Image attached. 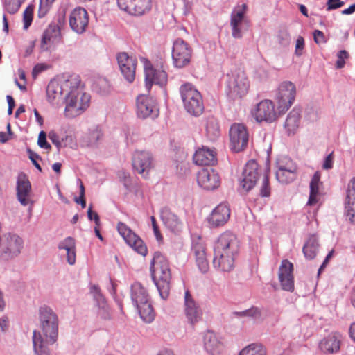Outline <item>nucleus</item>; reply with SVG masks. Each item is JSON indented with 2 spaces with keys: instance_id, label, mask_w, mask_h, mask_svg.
I'll return each instance as SVG.
<instances>
[{
  "instance_id": "obj_56",
  "label": "nucleus",
  "mask_w": 355,
  "mask_h": 355,
  "mask_svg": "<svg viewBox=\"0 0 355 355\" xmlns=\"http://www.w3.org/2000/svg\"><path fill=\"white\" fill-rule=\"evenodd\" d=\"M6 7L10 13H15L19 8V5L17 3H12L11 0H6Z\"/></svg>"
},
{
  "instance_id": "obj_38",
  "label": "nucleus",
  "mask_w": 355,
  "mask_h": 355,
  "mask_svg": "<svg viewBox=\"0 0 355 355\" xmlns=\"http://www.w3.org/2000/svg\"><path fill=\"white\" fill-rule=\"evenodd\" d=\"M46 96L49 102L54 103L62 97V88L56 82H51L46 88Z\"/></svg>"
},
{
  "instance_id": "obj_15",
  "label": "nucleus",
  "mask_w": 355,
  "mask_h": 355,
  "mask_svg": "<svg viewBox=\"0 0 355 355\" xmlns=\"http://www.w3.org/2000/svg\"><path fill=\"white\" fill-rule=\"evenodd\" d=\"M119 8L124 12L141 16L151 10V0H117Z\"/></svg>"
},
{
  "instance_id": "obj_64",
  "label": "nucleus",
  "mask_w": 355,
  "mask_h": 355,
  "mask_svg": "<svg viewBox=\"0 0 355 355\" xmlns=\"http://www.w3.org/2000/svg\"><path fill=\"white\" fill-rule=\"evenodd\" d=\"M349 336L355 342V322H353L349 327Z\"/></svg>"
},
{
  "instance_id": "obj_47",
  "label": "nucleus",
  "mask_w": 355,
  "mask_h": 355,
  "mask_svg": "<svg viewBox=\"0 0 355 355\" xmlns=\"http://www.w3.org/2000/svg\"><path fill=\"white\" fill-rule=\"evenodd\" d=\"M37 144L40 147L45 149H50L51 145L46 141V134L44 131H41L38 136Z\"/></svg>"
},
{
  "instance_id": "obj_44",
  "label": "nucleus",
  "mask_w": 355,
  "mask_h": 355,
  "mask_svg": "<svg viewBox=\"0 0 355 355\" xmlns=\"http://www.w3.org/2000/svg\"><path fill=\"white\" fill-rule=\"evenodd\" d=\"M33 16V8L28 6L26 8L23 15L24 28L27 29L31 24Z\"/></svg>"
},
{
  "instance_id": "obj_63",
  "label": "nucleus",
  "mask_w": 355,
  "mask_h": 355,
  "mask_svg": "<svg viewBox=\"0 0 355 355\" xmlns=\"http://www.w3.org/2000/svg\"><path fill=\"white\" fill-rule=\"evenodd\" d=\"M355 12V4L351 5L348 8L342 11L343 15H350Z\"/></svg>"
},
{
  "instance_id": "obj_40",
  "label": "nucleus",
  "mask_w": 355,
  "mask_h": 355,
  "mask_svg": "<svg viewBox=\"0 0 355 355\" xmlns=\"http://www.w3.org/2000/svg\"><path fill=\"white\" fill-rule=\"evenodd\" d=\"M296 175L294 170L286 169L280 166L276 172V178L279 182L287 184L295 179Z\"/></svg>"
},
{
  "instance_id": "obj_59",
  "label": "nucleus",
  "mask_w": 355,
  "mask_h": 355,
  "mask_svg": "<svg viewBox=\"0 0 355 355\" xmlns=\"http://www.w3.org/2000/svg\"><path fill=\"white\" fill-rule=\"evenodd\" d=\"M248 315L252 318H259L261 316V311L257 307H252L248 309Z\"/></svg>"
},
{
  "instance_id": "obj_27",
  "label": "nucleus",
  "mask_w": 355,
  "mask_h": 355,
  "mask_svg": "<svg viewBox=\"0 0 355 355\" xmlns=\"http://www.w3.org/2000/svg\"><path fill=\"white\" fill-rule=\"evenodd\" d=\"M194 162L201 166H212L216 164V152L205 146L196 150L193 156Z\"/></svg>"
},
{
  "instance_id": "obj_46",
  "label": "nucleus",
  "mask_w": 355,
  "mask_h": 355,
  "mask_svg": "<svg viewBox=\"0 0 355 355\" xmlns=\"http://www.w3.org/2000/svg\"><path fill=\"white\" fill-rule=\"evenodd\" d=\"M349 53L345 50L340 51L337 54V61H336V67L338 69H341L345 66V59L349 58Z\"/></svg>"
},
{
  "instance_id": "obj_17",
  "label": "nucleus",
  "mask_w": 355,
  "mask_h": 355,
  "mask_svg": "<svg viewBox=\"0 0 355 355\" xmlns=\"http://www.w3.org/2000/svg\"><path fill=\"white\" fill-rule=\"evenodd\" d=\"M69 24L73 31L78 34L85 32L89 24V15L83 7L75 8L69 16Z\"/></svg>"
},
{
  "instance_id": "obj_31",
  "label": "nucleus",
  "mask_w": 355,
  "mask_h": 355,
  "mask_svg": "<svg viewBox=\"0 0 355 355\" xmlns=\"http://www.w3.org/2000/svg\"><path fill=\"white\" fill-rule=\"evenodd\" d=\"M320 184H322L320 182V173L317 171L314 173L310 182V195L307 205H315L320 200L321 196L320 192Z\"/></svg>"
},
{
  "instance_id": "obj_2",
  "label": "nucleus",
  "mask_w": 355,
  "mask_h": 355,
  "mask_svg": "<svg viewBox=\"0 0 355 355\" xmlns=\"http://www.w3.org/2000/svg\"><path fill=\"white\" fill-rule=\"evenodd\" d=\"M150 271L161 297L167 298L171 289V272L168 260L161 252L154 253Z\"/></svg>"
},
{
  "instance_id": "obj_48",
  "label": "nucleus",
  "mask_w": 355,
  "mask_h": 355,
  "mask_svg": "<svg viewBox=\"0 0 355 355\" xmlns=\"http://www.w3.org/2000/svg\"><path fill=\"white\" fill-rule=\"evenodd\" d=\"M355 198V177H353L347 184L346 198Z\"/></svg>"
},
{
  "instance_id": "obj_61",
  "label": "nucleus",
  "mask_w": 355,
  "mask_h": 355,
  "mask_svg": "<svg viewBox=\"0 0 355 355\" xmlns=\"http://www.w3.org/2000/svg\"><path fill=\"white\" fill-rule=\"evenodd\" d=\"M334 254V250H331L327 256L326 257L324 261H323L322 264L321 265L320 268L318 270V275H320L322 272V270L325 268L327 264L328 263L329 259L331 258Z\"/></svg>"
},
{
  "instance_id": "obj_28",
  "label": "nucleus",
  "mask_w": 355,
  "mask_h": 355,
  "mask_svg": "<svg viewBox=\"0 0 355 355\" xmlns=\"http://www.w3.org/2000/svg\"><path fill=\"white\" fill-rule=\"evenodd\" d=\"M161 218L164 225L173 232H179L182 228V221L168 207H165L162 209Z\"/></svg>"
},
{
  "instance_id": "obj_4",
  "label": "nucleus",
  "mask_w": 355,
  "mask_h": 355,
  "mask_svg": "<svg viewBox=\"0 0 355 355\" xmlns=\"http://www.w3.org/2000/svg\"><path fill=\"white\" fill-rule=\"evenodd\" d=\"M180 93L185 110L192 115L198 116L204 110L200 93L191 83H187L180 87Z\"/></svg>"
},
{
  "instance_id": "obj_6",
  "label": "nucleus",
  "mask_w": 355,
  "mask_h": 355,
  "mask_svg": "<svg viewBox=\"0 0 355 355\" xmlns=\"http://www.w3.org/2000/svg\"><path fill=\"white\" fill-rule=\"evenodd\" d=\"M248 6L245 3L236 6L231 13L230 26L233 37L239 39L250 26V21L246 17Z\"/></svg>"
},
{
  "instance_id": "obj_30",
  "label": "nucleus",
  "mask_w": 355,
  "mask_h": 355,
  "mask_svg": "<svg viewBox=\"0 0 355 355\" xmlns=\"http://www.w3.org/2000/svg\"><path fill=\"white\" fill-rule=\"evenodd\" d=\"M204 345L206 351L211 355H220L223 349V344L212 331H208L205 334Z\"/></svg>"
},
{
  "instance_id": "obj_54",
  "label": "nucleus",
  "mask_w": 355,
  "mask_h": 355,
  "mask_svg": "<svg viewBox=\"0 0 355 355\" xmlns=\"http://www.w3.org/2000/svg\"><path fill=\"white\" fill-rule=\"evenodd\" d=\"M334 164V152H331L324 159L322 168L329 170L333 168Z\"/></svg>"
},
{
  "instance_id": "obj_45",
  "label": "nucleus",
  "mask_w": 355,
  "mask_h": 355,
  "mask_svg": "<svg viewBox=\"0 0 355 355\" xmlns=\"http://www.w3.org/2000/svg\"><path fill=\"white\" fill-rule=\"evenodd\" d=\"M54 1L55 0H40L38 16L40 17H44L49 11L50 7Z\"/></svg>"
},
{
  "instance_id": "obj_23",
  "label": "nucleus",
  "mask_w": 355,
  "mask_h": 355,
  "mask_svg": "<svg viewBox=\"0 0 355 355\" xmlns=\"http://www.w3.org/2000/svg\"><path fill=\"white\" fill-rule=\"evenodd\" d=\"M293 266L287 259L282 261L279 269V280L283 290L292 292L294 290Z\"/></svg>"
},
{
  "instance_id": "obj_36",
  "label": "nucleus",
  "mask_w": 355,
  "mask_h": 355,
  "mask_svg": "<svg viewBox=\"0 0 355 355\" xmlns=\"http://www.w3.org/2000/svg\"><path fill=\"white\" fill-rule=\"evenodd\" d=\"M136 307L144 322L150 323L155 319V313L150 301Z\"/></svg>"
},
{
  "instance_id": "obj_25",
  "label": "nucleus",
  "mask_w": 355,
  "mask_h": 355,
  "mask_svg": "<svg viewBox=\"0 0 355 355\" xmlns=\"http://www.w3.org/2000/svg\"><path fill=\"white\" fill-rule=\"evenodd\" d=\"M192 252L198 269L202 273H206L209 269V265L207 258L205 243L200 239L193 242Z\"/></svg>"
},
{
  "instance_id": "obj_18",
  "label": "nucleus",
  "mask_w": 355,
  "mask_h": 355,
  "mask_svg": "<svg viewBox=\"0 0 355 355\" xmlns=\"http://www.w3.org/2000/svg\"><path fill=\"white\" fill-rule=\"evenodd\" d=\"M116 60L124 78L129 83L133 82L135 78V71L137 61L133 56H130L125 52H121L116 55Z\"/></svg>"
},
{
  "instance_id": "obj_60",
  "label": "nucleus",
  "mask_w": 355,
  "mask_h": 355,
  "mask_svg": "<svg viewBox=\"0 0 355 355\" xmlns=\"http://www.w3.org/2000/svg\"><path fill=\"white\" fill-rule=\"evenodd\" d=\"M29 158L32 161L33 165L38 169L40 171H42V168L40 165L37 162L36 158H38V156L37 154L33 153L32 151L29 150Z\"/></svg>"
},
{
  "instance_id": "obj_8",
  "label": "nucleus",
  "mask_w": 355,
  "mask_h": 355,
  "mask_svg": "<svg viewBox=\"0 0 355 355\" xmlns=\"http://www.w3.org/2000/svg\"><path fill=\"white\" fill-rule=\"evenodd\" d=\"M193 55L191 46L181 38L175 40L172 49L173 64L177 68H183L191 62Z\"/></svg>"
},
{
  "instance_id": "obj_26",
  "label": "nucleus",
  "mask_w": 355,
  "mask_h": 355,
  "mask_svg": "<svg viewBox=\"0 0 355 355\" xmlns=\"http://www.w3.org/2000/svg\"><path fill=\"white\" fill-rule=\"evenodd\" d=\"M236 255L231 253L214 252L213 266L220 271L230 272L234 268Z\"/></svg>"
},
{
  "instance_id": "obj_33",
  "label": "nucleus",
  "mask_w": 355,
  "mask_h": 355,
  "mask_svg": "<svg viewBox=\"0 0 355 355\" xmlns=\"http://www.w3.org/2000/svg\"><path fill=\"white\" fill-rule=\"evenodd\" d=\"M60 250L67 252V260L69 264L73 265L76 260V241L73 237L68 236L58 244Z\"/></svg>"
},
{
  "instance_id": "obj_35",
  "label": "nucleus",
  "mask_w": 355,
  "mask_h": 355,
  "mask_svg": "<svg viewBox=\"0 0 355 355\" xmlns=\"http://www.w3.org/2000/svg\"><path fill=\"white\" fill-rule=\"evenodd\" d=\"M220 135V127L218 121L214 118H209L206 123V135L211 141L216 140Z\"/></svg>"
},
{
  "instance_id": "obj_5",
  "label": "nucleus",
  "mask_w": 355,
  "mask_h": 355,
  "mask_svg": "<svg viewBox=\"0 0 355 355\" xmlns=\"http://www.w3.org/2000/svg\"><path fill=\"white\" fill-rule=\"evenodd\" d=\"M228 94L232 98H241L245 96L250 88V81L245 71L236 68L228 74L227 83Z\"/></svg>"
},
{
  "instance_id": "obj_32",
  "label": "nucleus",
  "mask_w": 355,
  "mask_h": 355,
  "mask_svg": "<svg viewBox=\"0 0 355 355\" xmlns=\"http://www.w3.org/2000/svg\"><path fill=\"white\" fill-rule=\"evenodd\" d=\"M130 295L132 301L136 306L149 302L147 291L139 282H135L132 285Z\"/></svg>"
},
{
  "instance_id": "obj_11",
  "label": "nucleus",
  "mask_w": 355,
  "mask_h": 355,
  "mask_svg": "<svg viewBox=\"0 0 355 355\" xmlns=\"http://www.w3.org/2000/svg\"><path fill=\"white\" fill-rule=\"evenodd\" d=\"M145 74L146 87L149 91L153 84L164 85L167 82L166 71L159 68H155L150 61L146 58L142 59Z\"/></svg>"
},
{
  "instance_id": "obj_13",
  "label": "nucleus",
  "mask_w": 355,
  "mask_h": 355,
  "mask_svg": "<svg viewBox=\"0 0 355 355\" xmlns=\"http://www.w3.org/2000/svg\"><path fill=\"white\" fill-rule=\"evenodd\" d=\"M261 174V168L258 164L254 160H250L243 169L240 187L245 191H250L254 187Z\"/></svg>"
},
{
  "instance_id": "obj_62",
  "label": "nucleus",
  "mask_w": 355,
  "mask_h": 355,
  "mask_svg": "<svg viewBox=\"0 0 355 355\" xmlns=\"http://www.w3.org/2000/svg\"><path fill=\"white\" fill-rule=\"evenodd\" d=\"M8 320L7 318H2L0 319V327L2 331H5L8 328Z\"/></svg>"
},
{
  "instance_id": "obj_16",
  "label": "nucleus",
  "mask_w": 355,
  "mask_h": 355,
  "mask_svg": "<svg viewBox=\"0 0 355 355\" xmlns=\"http://www.w3.org/2000/svg\"><path fill=\"white\" fill-rule=\"evenodd\" d=\"M239 250V241L236 236L227 231L221 234L218 237L214 251L237 254Z\"/></svg>"
},
{
  "instance_id": "obj_22",
  "label": "nucleus",
  "mask_w": 355,
  "mask_h": 355,
  "mask_svg": "<svg viewBox=\"0 0 355 355\" xmlns=\"http://www.w3.org/2000/svg\"><path fill=\"white\" fill-rule=\"evenodd\" d=\"M17 197L21 205L26 206L29 204L33 205L31 200V184L28 177L21 173L17 178Z\"/></svg>"
},
{
  "instance_id": "obj_39",
  "label": "nucleus",
  "mask_w": 355,
  "mask_h": 355,
  "mask_svg": "<svg viewBox=\"0 0 355 355\" xmlns=\"http://www.w3.org/2000/svg\"><path fill=\"white\" fill-rule=\"evenodd\" d=\"M58 29L55 25H49L43 33L41 40V48L46 51L48 48L46 46L50 44L52 40L57 36Z\"/></svg>"
},
{
  "instance_id": "obj_41",
  "label": "nucleus",
  "mask_w": 355,
  "mask_h": 355,
  "mask_svg": "<svg viewBox=\"0 0 355 355\" xmlns=\"http://www.w3.org/2000/svg\"><path fill=\"white\" fill-rule=\"evenodd\" d=\"M239 355H266V349L261 344L252 343L243 348Z\"/></svg>"
},
{
  "instance_id": "obj_3",
  "label": "nucleus",
  "mask_w": 355,
  "mask_h": 355,
  "mask_svg": "<svg viewBox=\"0 0 355 355\" xmlns=\"http://www.w3.org/2000/svg\"><path fill=\"white\" fill-rule=\"evenodd\" d=\"M89 95L82 89L78 87L72 89L66 98L65 116L74 118L79 116L89 107Z\"/></svg>"
},
{
  "instance_id": "obj_57",
  "label": "nucleus",
  "mask_w": 355,
  "mask_h": 355,
  "mask_svg": "<svg viewBox=\"0 0 355 355\" xmlns=\"http://www.w3.org/2000/svg\"><path fill=\"white\" fill-rule=\"evenodd\" d=\"M47 69V65L45 64H36L33 69L32 74L34 78H35L39 73L44 71Z\"/></svg>"
},
{
  "instance_id": "obj_12",
  "label": "nucleus",
  "mask_w": 355,
  "mask_h": 355,
  "mask_svg": "<svg viewBox=\"0 0 355 355\" xmlns=\"http://www.w3.org/2000/svg\"><path fill=\"white\" fill-rule=\"evenodd\" d=\"M256 121L259 122H273L279 116L277 110L271 100L265 99L257 104L252 112Z\"/></svg>"
},
{
  "instance_id": "obj_51",
  "label": "nucleus",
  "mask_w": 355,
  "mask_h": 355,
  "mask_svg": "<svg viewBox=\"0 0 355 355\" xmlns=\"http://www.w3.org/2000/svg\"><path fill=\"white\" fill-rule=\"evenodd\" d=\"M304 48V40L302 36H299L296 40L295 44V54L297 56H301L303 53V49Z\"/></svg>"
},
{
  "instance_id": "obj_55",
  "label": "nucleus",
  "mask_w": 355,
  "mask_h": 355,
  "mask_svg": "<svg viewBox=\"0 0 355 355\" xmlns=\"http://www.w3.org/2000/svg\"><path fill=\"white\" fill-rule=\"evenodd\" d=\"M48 136L53 144H55L58 148L60 147L61 142L60 138L55 131H50Z\"/></svg>"
},
{
  "instance_id": "obj_10",
  "label": "nucleus",
  "mask_w": 355,
  "mask_h": 355,
  "mask_svg": "<svg viewBox=\"0 0 355 355\" xmlns=\"http://www.w3.org/2000/svg\"><path fill=\"white\" fill-rule=\"evenodd\" d=\"M117 230L125 243L135 251L142 256L147 254V247L144 241L127 225L119 222L117 224Z\"/></svg>"
},
{
  "instance_id": "obj_1",
  "label": "nucleus",
  "mask_w": 355,
  "mask_h": 355,
  "mask_svg": "<svg viewBox=\"0 0 355 355\" xmlns=\"http://www.w3.org/2000/svg\"><path fill=\"white\" fill-rule=\"evenodd\" d=\"M40 320L44 338L34 331L33 343L35 355H49L47 345L55 343L58 336V317L51 309L44 306L40 309Z\"/></svg>"
},
{
  "instance_id": "obj_29",
  "label": "nucleus",
  "mask_w": 355,
  "mask_h": 355,
  "mask_svg": "<svg viewBox=\"0 0 355 355\" xmlns=\"http://www.w3.org/2000/svg\"><path fill=\"white\" fill-rule=\"evenodd\" d=\"M340 342L341 336L338 333H332L320 341V348L324 353H337L340 350Z\"/></svg>"
},
{
  "instance_id": "obj_49",
  "label": "nucleus",
  "mask_w": 355,
  "mask_h": 355,
  "mask_svg": "<svg viewBox=\"0 0 355 355\" xmlns=\"http://www.w3.org/2000/svg\"><path fill=\"white\" fill-rule=\"evenodd\" d=\"M103 133L101 130L98 128H96L89 133V142L92 144H95L101 139Z\"/></svg>"
},
{
  "instance_id": "obj_20",
  "label": "nucleus",
  "mask_w": 355,
  "mask_h": 355,
  "mask_svg": "<svg viewBox=\"0 0 355 355\" xmlns=\"http://www.w3.org/2000/svg\"><path fill=\"white\" fill-rule=\"evenodd\" d=\"M197 181L200 187L206 190H214L220 184L218 173L213 168H202L197 175Z\"/></svg>"
},
{
  "instance_id": "obj_7",
  "label": "nucleus",
  "mask_w": 355,
  "mask_h": 355,
  "mask_svg": "<svg viewBox=\"0 0 355 355\" xmlns=\"http://www.w3.org/2000/svg\"><path fill=\"white\" fill-rule=\"evenodd\" d=\"M296 88L290 81L282 83L276 94V102L279 115L284 114L292 105L295 101Z\"/></svg>"
},
{
  "instance_id": "obj_34",
  "label": "nucleus",
  "mask_w": 355,
  "mask_h": 355,
  "mask_svg": "<svg viewBox=\"0 0 355 355\" xmlns=\"http://www.w3.org/2000/svg\"><path fill=\"white\" fill-rule=\"evenodd\" d=\"M300 110L297 108H293L287 116L285 122V128L287 132L295 133L300 127Z\"/></svg>"
},
{
  "instance_id": "obj_37",
  "label": "nucleus",
  "mask_w": 355,
  "mask_h": 355,
  "mask_svg": "<svg viewBox=\"0 0 355 355\" xmlns=\"http://www.w3.org/2000/svg\"><path fill=\"white\" fill-rule=\"evenodd\" d=\"M302 250L306 259H314L318 250V243L317 239L313 236L310 237L304 245Z\"/></svg>"
},
{
  "instance_id": "obj_58",
  "label": "nucleus",
  "mask_w": 355,
  "mask_h": 355,
  "mask_svg": "<svg viewBox=\"0 0 355 355\" xmlns=\"http://www.w3.org/2000/svg\"><path fill=\"white\" fill-rule=\"evenodd\" d=\"M87 215H88V218L89 220H94L96 225L97 226L99 225V223H100L99 216L96 212L92 211L91 206L88 209Z\"/></svg>"
},
{
  "instance_id": "obj_14",
  "label": "nucleus",
  "mask_w": 355,
  "mask_h": 355,
  "mask_svg": "<svg viewBox=\"0 0 355 355\" xmlns=\"http://www.w3.org/2000/svg\"><path fill=\"white\" fill-rule=\"evenodd\" d=\"M136 111L139 118L157 117L159 110L155 101L147 95L141 94L136 99Z\"/></svg>"
},
{
  "instance_id": "obj_52",
  "label": "nucleus",
  "mask_w": 355,
  "mask_h": 355,
  "mask_svg": "<svg viewBox=\"0 0 355 355\" xmlns=\"http://www.w3.org/2000/svg\"><path fill=\"white\" fill-rule=\"evenodd\" d=\"M344 3V1L340 0H328L327 3V10L339 8L342 7Z\"/></svg>"
},
{
  "instance_id": "obj_24",
  "label": "nucleus",
  "mask_w": 355,
  "mask_h": 355,
  "mask_svg": "<svg viewBox=\"0 0 355 355\" xmlns=\"http://www.w3.org/2000/svg\"><path fill=\"white\" fill-rule=\"evenodd\" d=\"M230 216V209L227 204L221 203L216 207L208 218V223L211 227L225 225Z\"/></svg>"
},
{
  "instance_id": "obj_50",
  "label": "nucleus",
  "mask_w": 355,
  "mask_h": 355,
  "mask_svg": "<svg viewBox=\"0 0 355 355\" xmlns=\"http://www.w3.org/2000/svg\"><path fill=\"white\" fill-rule=\"evenodd\" d=\"M314 41L317 44H322L327 42L324 34L320 30H315L313 32Z\"/></svg>"
},
{
  "instance_id": "obj_42",
  "label": "nucleus",
  "mask_w": 355,
  "mask_h": 355,
  "mask_svg": "<svg viewBox=\"0 0 355 355\" xmlns=\"http://www.w3.org/2000/svg\"><path fill=\"white\" fill-rule=\"evenodd\" d=\"M345 208L349 220L355 224V198H345Z\"/></svg>"
},
{
  "instance_id": "obj_9",
  "label": "nucleus",
  "mask_w": 355,
  "mask_h": 355,
  "mask_svg": "<svg viewBox=\"0 0 355 355\" xmlns=\"http://www.w3.org/2000/svg\"><path fill=\"white\" fill-rule=\"evenodd\" d=\"M249 135L246 127L241 123H234L230 129V148L238 153L244 150L248 143Z\"/></svg>"
},
{
  "instance_id": "obj_53",
  "label": "nucleus",
  "mask_w": 355,
  "mask_h": 355,
  "mask_svg": "<svg viewBox=\"0 0 355 355\" xmlns=\"http://www.w3.org/2000/svg\"><path fill=\"white\" fill-rule=\"evenodd\" d=\"M150 219H151V222H152L153 232H154V234H155L157 240L158 241H162L163 238H162L161 232L159 230V227L157 224L155 218L154 216H151Z\"/></svg>"
},
{
  "instance_id": "obj_19",
  "label": "nucleus",
  "mask_w": 355,
  "mask_h": 355,
  "mask_svg": "<svg viewBox=\"0 0 355 355\" xmlns=\"http://www.w3.org/2000/svg\"><path fill=\"white\" fill-rule=\"evenodd\" d=\"M153 156L145 150L135 151L132 157V167L139 174L146 177L153 168Z\"/></svg>"
},
{
  "instance_id": "obj_21",
  "label": "nucleus",
  "mask_w": 355,
  "mask_h": 355,
  "mask_svg": "<svg viewBox=\"0 0 355 355\" xmlns=\"http://www.w3.org/2000/svg\"><path fill=\"white\" fill-rule=\"evenodd\" d=\"M184 311L187 321L192 325L198 322L202 318V310L188 290L186 291L184 294Z\"/></svg>"
},
{
  "instance_id": "obj_43",
  "label": "nucleus",
  "mask_w": 355,
  "mask_h": 355,
  "mask_svg": "<svg viewBox=\"0 0 355 355\" xmlns=\"http://www.w3.org/2000/svg\"><path fill=\"white\" fill-rule=\"evenodd\" d=\"M260 195L263 197H268L270 195V187L269 185L268 174L267 171H265L263 175Z\"/></svg>"
}]
</instances>
